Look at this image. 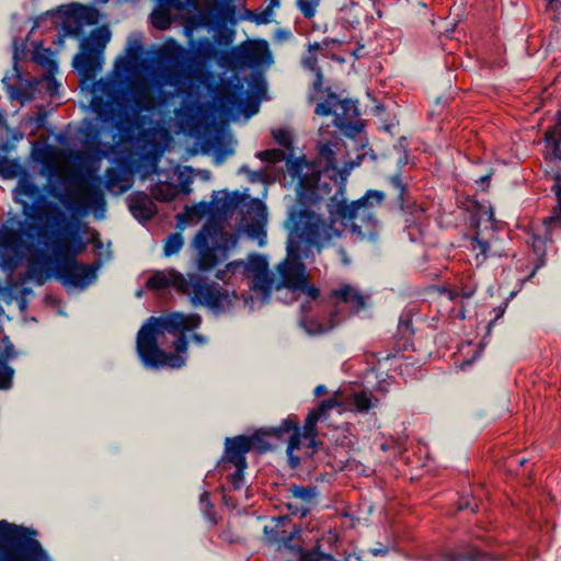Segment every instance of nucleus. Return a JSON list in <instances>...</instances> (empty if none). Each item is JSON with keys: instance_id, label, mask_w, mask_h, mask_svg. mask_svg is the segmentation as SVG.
I'll return each instance as SVG.
<instances>
[{"instance_id": "393cba45", "label": "nucleus", "mask_w": 561, "mask_h": 561, "mask_svg": "<svg viewBox=\"0 0 561 561\" xmlns=\"http://www.w3.org/2000/svg\"><path fill=\"white\" fill-rule=\"evenodd\" d=\"M13 344L8 336L0 339V389L8 390L12 387L14 369L8 365V362L15 357Z\"/></svg>"}, {"instance_id": "c9c22d12", "label": "nucleus", "mask_w": 561, "mask_h": 561, "mask_svg": "<svg viewBox=\"0 0 561 561\" xmlns=\"http://www.w3.org/2000/svg\"><path fill=\"white\" fill-rule=\"evenodd\" d=\"M151 195L159 202H172L179 195V187L170 182H159L152 186Z\"/></svg>"}, {"instance_id": "f257e3e1", "label": "nucleus", "mask_w": 561, "mask_h": 561, "mask_svg": "<svg viewBox=\"0 0 561 561\" xmlns=\"http://www.w3.org/2000/svg\"><path fill=\"white\" fill-rule=\"evenodd\" d=\"M286 168L291 182H296L298 202V206L288 213L287 244L302 251L307 256L312 248L320 251L339 237L340 230L331 216L320 213L321 196L317 191L320 172L304 159L290 160Z\"/></svg>"}, {"instance_id": "e2e57ef3", "label": "nucleus", "mask_w": 561, "mask_h": 561, "mask_svg": "<svg viewBox=\"0 0 561 561\" xmlns=\"http://www.w3.org/2000/svg\"><path fill=\"white\" fill-rule=\"evenodd\" d=\"M314 75V80L312 82V90L314 93H320L323 91V82L324 77L322 70H318L312 72Z\"/></svg>"}, {"instance_id": "aec40b11", "label": "nucleus", "mask_w": 561, "mask_h": 561, "mask_svg": "<svg viewBox=\"0 0 561 561\" xmlns=\"http://www.w3.org/2000/svg\"><path fill=\"white\" fill-rule=\"evenodd\" d=\"M194 243L198 251L197 264L201 271H210L227 257L226 249L209 245L208 236L204 231L196 234Z\"/></svg>"}, {"instance_id": "c756f323", "label": "nucleus", "mask_w": 561, "mask_h": 561, "mask_svg": "<svg viewBox=\"0 0 561 561\" xmlns=\"http://www.w3.org/2000/svg\"><path fill=\"white\" fill-rule=\"evenodd\" d=\"M358 116L355 102L352 100H341L336 94L334 99V123L344 129L346 128L354 117Z\"/></svg>"}, {"instance_id": "1a4fd4ad", "label": "nucleus", "mask_w": 561, "mask_h": 561, "mask_svg": "<svg viewBox=\"0 0 561 561\" xmlns=\"http://www.w3.org/2000/svg\"><path fill=\"white\" fill-rule=\"evenodd\" d=\"M13 199L21 205L22 214L28 220L48 222L64 218L59 207L46 198L42 188L28 175L19 179L13 190Z\"/></svg>"}, {"instance_id": "39448f33", "label": "nucleus", "mask_w": 561, "mask_h": 561, "mask_svg": "<svg viewBox=\"0 0 561 561\" xmlns=\"http://www.w3.org/2000/svg\"><path fill=\"white\" fill-rule=\"evenodd\" d=\"M286 249L287 255L276 265V274L267 267L268 282L263 287V302H267L275 294L276 299L290 304L297 299L298 293L305 294L309 301L317 300L320 290L309 283L307 267L301 261L304 252L289 244Z\"/></svg>"}, {"instance_id": "864d4df0", "label": "nucleus", "mask_w": 561, "mask_h": 561, "mask_svg": "<svg viewBox=\"0 0 561 561\" xmlns=\"http://www.w3.org/2000/svg\"><path fill=\"white\" fill-rule=\"evenodd\" d=\"M234 35H236V33L233 30L221 27L218 30V32L216 33L214 38H215L216 43L227 47L233 43Z\"/></svg>"}, {"instance_id": "a211bd4d", "label": "nucleus", "mask_w": 561, "mask_h": 561, "mask_svg": "<svg viewBox=\"0 0 561 561\" xmlns=\"http://www.w3.org/2000/svg\"><path fill=\"white\" fill-rule=\"evenodd\" d=\"M286 506L291 515L304 517L313 506L317 496L316 486L291 485L287 490Z\"/></svg>"}, {"instance_id": "72a5a7b5", "label": "nucleus", "mask_w": 561, "mask_h": 561, "mask_svg": "<svg viewBox=\"0 0 561 561\" xmlns=\"http://www.w3.org/2000/svg\"><path fill=\"white\" fill-rule=\"evenodd\" d=\"M489 557L480 550L468 546L463 550L446 552L439 561H488Z\"/></svg>"}, {"instance_id": "680f3d73", "label": "nucleus", "mask_w": 561, "mask_h": 561, "mask_svg": "<svg viewBox=\"0 0 561 561\" xmlns=\"http://www.w3.org/2000/svg\"><path fill=\"white\" fill-rule=\"evenodd\" d=\"M458 510L459 511L470 510L472 513H474L478 511V503L474 497L461 499L458 503Z\"/></svg>"}, {"instance_id": "c85d7f7f", "label": "nucleus", "mask_w": 561, "mask_h": 561, "mask_svg": "<svg viewBox=\"0 0 561 561\" xmlns=\"http://www.w3.org/2000/svg\"><path fill=\"white\" fill-rule=\"evenodd\" d=\"M14 70L18 71L16 68ZM16 82L12 84L8 82V77H4L2 80L8 88L10 96L22 103L31 101L34 96L36 85L39 84V81L23 80L19 72H16Z\"/></svg>"}, {"instance_id": "4468645a", "label": "nucleus", "mask_w": 561, "mask_h": 561, "mask_svg": "<svg viewBox=\"0 0 561 561\" xmlns=\"http://www.w3.org/2000/svg\"><path fill=\"white\" fill-rule=\"evenodd\" d=\"M227 58L228 53H219L214 44L207 38L201 39L195 54L191 55L188 53L186 77L188 79L196 80L202 84H208L213 75L205 69V64L210 60H218L219 64L224 65Z\"/></svg>"}, {"instance_id": "dca6fc26", "label": "nucleus", "mask_w": 561, "mask_h": 561, "mask_svg": "<svg viewBox=\"0 0 561 561\" xmlns=\"http://www.w3.org/2000/svg\"><path fill=\"white\" fill-rule=\"evenodd\" d=\"M330 299L337 310L357 314L369 306L370 295L350 284H342L331 290Z\"/></svg>"}, {"instance_id": "f03ea898", "label": "nucleus", "mask_w": 561, "mask_h": 561, "mask_svg": "<svg viewBox=\"0 0 561 561\" xmlns=\"http://www.w3.org/2000/svg\"><path fill=\"white\" fill-rule=\"evenodd\" d=\"M130 94L126 79L116 69L114 76L102 78L92 85L90 105L98 117L119 131H131L139 126L140 114L152 112L167 104L172 93L161 89L154 93L145 79L130 81Z\"/></svg>"}, {"instance_id": "338daca9", "label": "nucleus", "mask_w": 561, "mask_h": 561, "mask_svg": "<svg viewBox=\"0 0 561 561\" xmlns=\"http://www.w3.org/2000/svg\"><path fill=\"white\" fill-rule=\"evenodd\" d=\"M192 182L191 176H188L185 180H181L179 187V193H183L185 195H188L191 193L190 184Z\"/></svg>"}, {"instance_id": "412c9836", "label": "nucleus", "mask_w": 561, "mask_h": 561, "mask_svg": "<svg viewBox=\"0 0 561 561\" xmlns=\"http://www.w3.org/2000/svg\"><path fill=\"white\" fill-rule=\"evenodd\" d=\"M248 436L239 435L227 438L225 443V459L232 463L240 476L247 468L245 455L251 450Z\"/></svg>"}, {"instance_id": "7c9ffc66", "label": "nucleus", "mask_w": 561, "mask_h": 561, "mask_svg": "<svg viewBox=\"0 0 561 561\" xmlns=\"http://www.w3.org/2000/svg\"><path fill=\"white\" fill-rule=\"evenodd\" d=\"M215 101L224 114H230L240 104V96L230 84H221L215 91Z\"/></svg>"}, {"instance_id": "9d476101", "label": "nucleus", "mask_w": 561, "mask_h": 561, "mask_svg": "<svg viewBox=\"0 0 561 561\" xmlns=\"http://www.w3.org/2000/svg\"><path fill=\"white\" fill-rule=\"evenodd\" d=\"M112 33L106 25L99 26L81 39L80 51L73 58V66L85 80H94L104 64V50Z\"/></svg>"}, {"instance_id": "6ab92c4d", "label": "nucleus", "mask_w": 561, "mask_h": 561, "mask_svg": "<svg viewBox=\"0 0 561 561\" xmlns=\"http://www.w3.org/2000/svg\"><path fill=\"white\" fill-rule=\"evenodd\" d=\"M270 433L274 435L275 438L280 439L285 435H288V446H287V456L289 458L290 465L296 467L299 463V457L294 456V453L300 449L302 433L298 425V421L296 417H288L283 421V423L277 427H271Z\"/></svg>"}, {"instance_id": "ddd939ff", "label": "nucleus", "mask_w": 561, "mask_h": 561, "mask_svg": "<svg viewBox=\"0 0 561 561\" xmlns=\"http://www.w3.org/2000/svg\"><path fill=\"white\" fill-rule=\"evenodd\" d=\"M239 275L241 278H251L250 288L262 296L263 287L267 284V262L261 255H252L245 261H233L218 271L216 277L226 282L227 274Z\"/></svg>"}, {"instance_id": "bf43d9fd", "label": "nucleus", "mask_w": 561, "mask_h": 561, "mask_svg": "<svg viewBox=\"0 0 561 561\" xmlns=\"http://www.w3.org/2000/svg\"><path fill=\"white\" fill-rule=\"evenodd\" d=\"M39 83H45L49 94L54 95L57 92L58 83L54 77V73L47 72L41 80Z\"/></svg>"}, {"instance_id": "f8f14e48", "label": "nucleus", "mask_w": 561, "mask_h": 561, "mask_svg": "<svg viewBox=\"0 0 561 561\" xmlns=\"http://www.w3.org/2000/svg\"><path fill=\"white\" fill-rule=\"evenodd\" d=\"M77 193L67 194L61 202L76 210L93 209L95 213L105 211V197L100 178H80L77 182Z\"/></svg>"}, {"instance_id": "79ce46f5", "label": "nucleus", "mask_w": 561, "mask_h": 561, "mask_svg": "<svg viewBox=\"0 0 561 561\" xmlns=\"http://www.w3.org/2000/svg\"><path fill=\"white\" fill-rule=\"evenodd\" d=\"M274 13L266 7L264 9L252 11L245 10L244 19L255 23L256 25L268 24L273 21Z\"/></svg>"}, {"instance_id": "0eeeda50", "label": "nucleus", "mask_w": 561, "mask_h": 561, "mask_svg": "<svg viewBox=\"0 0 561 561\" xmlns=\"http://www.w3.org/2000/svg\"><path fill=\"white\" fill-rule=\"evenodd\" d=\"M35 529L0 520V561H51Z\"/></svg>"}, {"instance_id": "4be33fe9", "label": "nucleus", "mask_w": 561, "mask_h": 561, "mask_svg": "<svg viewBox=\"0 0 561 561\" xmlns=\"http://www.w3.org/2000/svg\"><path fill=\"white\" fill-rule=\"evenodd\" d=\"M266 222L265 206L260 201H252L247 205V211L243 216L241 226L252 238H260L264 233Z\"/></svg>"}, {"instance_id": "bb28decb", "label": "nucleus", "mask_w": 561, "mask_h": 561, "mask_svg": "<svg viewBox=\"0 0 561 561\" xmlns=\"http://www.w3.org/2000/svg\"><path fill=\"white\" fill-rule=\"evenodd\" d=\"M339 43L340 42L337 39L328 37L324 38L322 42L309 43L307 45L306 54L301 57V67L310 72L321 70L320 66L318 65V54L328 57L329 55L327 53V49L330 46V44Z\"/></svg>"}, {"instance_id": "ea45409f", "label": "nucleus", "mask_w": 561, "mask_h": 561, "mask_svg": "<svg viewBox=\"0 0 561 561\" xmlns=\"http://www.w3.org/2000/svg\"><path fill=\"white\" fill-rule=\"evenodd\" d=\"M184 245V239L180 232L170 233L164 239L163 254L164 256H172L178 254Z\"/></svg>"}, {"instance_id": "5fc2aeb1", "label": "nucleus", "mask_w": 561, "mask_h": 561, "mask_svg": "<svg viewBox=\"0 0 561 561\" xmlns=\"http://www.w3.org/2000/svg\"><path fill=\"white\" fill-rule=\"evenodd\" d=\"M334 558L330 553H324L319 550V547L307 551L302 556V561H333Z\"/></svg>"}, {"instance_id": "2eb2a0df", "label": "nucleus", "mask_w": 561, "mask_h": 561, "mask_svg": "<svg viewBox=\"0 0 561 561\" xmlns=\"http://www.w3.org/2000/svg\"><path fill=\"white\" fill-rule=\"evenodd\" d=\"M214 105L202 101L199 95L187 93L183 99L176 116L181 123L192 131H201L209 125L213 117Z\"/></svg>"}, {"instance_id": "a19ab883", "label": "nucleus", "mask_w": 561, "mask_h": 561, "mask_svg": "<svg viewBox=\"0 0 561 561\" xmlns=\"http://www.w3.org/2000/svg\"><path fill=\"white\" fill-rule=\"evenodd\" d=\"M21 172V165L15 160H10L0 153V175L4 179H13Z\"/></svg>"}, {"instance_id": "a18cd8bd", "label": "nucleus", "mask_w": 561, "mask_h": 561, "mask_svg": "<svg viewBox=\"0 0 561 561\" xmlns=\"http://www.w3.org/2000/svg\"><path fill=\"white\" fill-rule=\"evenodd\" d=\"M472 251L476 252V264L479 266L485 262L488 259V252L490 250V244L488 241H482L478 236L472 238L471 240Z\"/></svg>"}, {"instance_id": "a878e982", "label": "nucleus", "mask_w": 561, "mask_h": 561, "mask_svg": "<svg viewBox=\"0 0 561 561\" xmlns=\"http://www.w3.org/2000/svg\"><path fill=\"white\" fill-rule=\"evenodd\" d=\"M161 9L154 10L151 14V23L158 30H167L171 25V16L169 11L171 9L183 10L194 0H158Z\"/></svg>"}, {"instance_id": "7ed1b4c3", "label": "nucleus", "mask_w": 561, "mask_h": 561, "mask_svg": "<svg viewBox=\"0 0 561 561\" xmlns=\"http://www.w3.org/2000/svg\"><path fill=\"white\" fill-rule=\"evenodd\" d=\"M197 313L169 312L151 317L137 333L136 350L145 367L181 368L185 365L188 342L186 332L199 328Z\"/></svg>"}, {"instance_id": "3c124183", "label": "nucleus", "mask_w": 561, "mask_h": 561, "mask_svg": "<svg viewBox=\"0 0 561 561\" xmlns=\"http://www.w3.org/2000/svg\"><path fill=\"white\" fill-rule=\"evenodd\" d=\"M457 287L461 293V298L469 299L476 294L478 285L471 278V276H467L466 279H463V278L460 279V285Z\"/></svg>"}, {"instance_id": "473e14b6", "label": "nucleus", "mask_w": 561, "mask_h": 561, "mask_svg": "<svg viewBox=\"0 0 561 561\" xmlns=\"http://www.w3.org/2000/svg\"><path fill=\"white\" fill-rule=\"evenodd\" d=\"M105 186L108 191L122 194L131 186L130 179L122 171L108 169L106 171Z\"/></svg>"}, {"instance_id": "09e8293b", "label": "nucleus", "mask_w": 561, "mask_h": 561, "mask_svg": "<svg viewBox=\"0 0 561 561\" xmlns=\"http://www.w3.org/2000/svg\"><path fill=\"white\" fill-rule=\"evenodd\" d=\"M296 4L304 18L311 20L317 13L320 0H297Z\"/></svg>"}, {"instance_id": "f704fd0d", "label": "nucleus", "mask_w": 561, "mask_h": 561, "mask_svg": "<svg viewBox=\"0 0 561 561\" xmlns=\"http://www.w3.org/2000/svg\"><path fill=\"white\" fill-rule=\"evenodd\" d=\"M340 138L333 140L319 141L318 150L321 159L325 161V168L335 170L337 168L336 151L339 150Z\"/></svg>"}, {"instance_id": "8fccbe9b", "label": "nucleus", "mask_w": 561, "mask_h": 561, "mask_svg": "<svg viewBox=\"0 0 561 561\" xmlns=\"http://www.w3.org/2000/svg\"><path fill=\"white\" fill-rule=\"evenodd\" d=\"M256 157L264 162H280L285 159V152L280 149H267L256 152Z\"/></svg>"}, {"instance_id": "13d9d810", "label": "nucleus", "mask_w": 561, "mask_h": 561, "mask_svg": "<svg viewBox=\"0 0 561 561\" xmlns=\"http://www.w3.org/2000/svg\"><path fill=\"white\" fill-rule=\"evenodd\" d=\"M547 226H561V202L553 208L552 214L543 220Z\"/></svg>"}, {"instance_id": "de8ad7c7", "label": "nucleus", "mask_w": 561, "mask_h": 561, "mask_svg": "<svg viewBox=\"0 0 561 561\" xmlns=\"http://www.w3.org/2000/svg\"><path fill=\"white\" fill-rule=\"evenodd\" d=\"M390 184L393 190V194L396 197V201L400 207V209H403L404 206V196L407 194V187L402 183V180L399 174H396L390 178Z\"/></svg>"}, {"instance_id": "f3484780", "label": "nucleus", "mask_w": 561, "mask_h": 561, "mask_svg": "<svg viewBox=\"0 0 561 561\" xmlns=\"http://www.w3.org/2000/svg\"><path fill=\"white\" fill-rule=\"evenodd\" d=\"M264 540L267 545L288 548L297 533L296 526L287 516L272 518L263 528Z\"/></svg>"}, {"instance_id": "6e6552de", "label": "nucleus", "mask_w": 561, "mask_h": 561, "mask_svg": "<svg viewBox=\"0 0 561 561\" xmlns=\"http://www.w3.org/2000/svg\"><path fill=\"white\" fill-rule=\"evenodd\" d=\"M383 198L382 192L368 191L363 197L350 204L337 203L336 213L350 225L351 231L360 241H373L379 233L376 208L381 206Z\"/></svg>"}, {"instance_id": "58836bf2", "label": "nucleus", "mask_w": 561, "mask_h": 561, "mask_svg": "<svg viewBox=\"0 0 561 561\" xmlns=\"http://www.w3.org/2000/svg\"><path fill=\"white\" fill-rule=\"evenodd\" d=\"M266 436L274 437V435L270 433V430L257 431L253 435L248 436L250 449H255L261 454L268 451L272 448V444L267 442Z\"/></svg>"}, {"instance_id": "49530a36", "label": "nucleus", "mask_w": 561, "mask_h": 561, "mask_svg": "<svg viewBox=\"0 0 561 561\" xmlns=\"http://www.w3.org/2000/svg\"><path fill=\"white\" fill-rule=\"evenodd\" d=\"M210 9L215 11L214 20L216 23H226V21L231 20L234 14V10L232 7L229 5H221L214 1V3L210 5Z\"/></svg>"}, {"instance_id": "5701e85b", "label": "nucleus", "mask_w": 561, "mask_h": 561, "mask_svg": "<svg viewBox=\"0 0 561 561\" xmlns=\"http://www.w3.org/2000/svg\"><path fill=\"white\" fill-rule=\"evenodd\" d=\"M340 404L339 401V394H333L332 397L322 400L317 408L311 410L304 423L302 427V436L306 439L313 440L314 437L318 435L317 432V423L322 420L327 419L329 415V412L334 409L336 405Z\"/></svg>"}, {"instance_id": "603ef678", "label": "nucleus", "mask_w": 561, "mask_h": 561, "mask_svg": "<svg viewBox=\"0 0 561 561\" xmlns=\"http://www.w3.org/2000/svg\"><path fill=\"white\" fill-rule=\"evenodd\" d=\"M334 99L335 94L331 93L325 101L317 104L314 113L320 116L334 115Z\"/></svg>"}, {"instance_id": "2f4dec72", "label": "nucleus", "mask_w": 561, "mask_h": 561, "mask_svg": "<svg viewBox=\"0 0 561 561\" xmlns=\"http://www.w3.org/2000/svg\"><path fill=\"white\" fill-rule=\"evenodd\" d=\"M14 232L0 233V266L3 270L13 271L18 264L16 253L9 243Z\"/></svg>"}, {"instance_id": "37998d69", "label": "nucleus", "mask_w": 561, "mask_h": 561, "mask_svg": "<svg viewBox=\"0 0 561 561\" xmlns=\"http://www.w3.org/2000/svg\"><path fill=\"white\" fill-rule=\"evenodd\" d=\"M28 278L33 279L36 284L43 285L48 278H50L51 274L45 267L44 264L41 263H32L27 270Z\"/></svg>"}, {"instance_id": "c03bdc74", "label": "nucleus", "mask_w": 561, "mask_h": 561, "mask_svg": "<svg viewBox=\"0 0 561 561\" xmlns=\"http://www.w3.org/2000/svg\"><path fill=\"white\" fill-rule=\"evenodd\" d=\"M300 323L310 334H322L332 330L337 324V321L333 322L330 320L328 323H318L313 320L309 321L306 318H301Z\"/></svg>"}, {"instance_id": "cd10ccee", "label": "nucleus", "mask_w": 561, "mask_h": 561, "mask_svg": "<svg viewBox=\"0 0 561 561\" xmlns=\"http://www.w3.org/2000/svg\"><path fill=\"white\" fill-rule=\"evenodd\" d=\"M334 394H339L340 404L335 408L341 409V411L364 413L368 412L373 407L371 394L366 391L353 392L347 397H343V393L340 391H336Z\"/></svg>"}, {"instance_id": "69168bd1", "label": "nucleus", "mask_w": 561, "mask_h": 561, "mask_svg": "<svg viewBox=\"0 0 561 561\" xmlns=\"http://www.w3.org/2000/svg\"><path fill=\"white\" fill-rule=\"evenodd\" d=\"M443 293H445L448 297L449 300H456L458 298H461V293L460 290L458 289V287H453V288H443L442 290Z\"/></svg>"}, {"instance_id": "b1692460", "label": "nucleus", "mask_w": 561, "mask_h": 561, "mask_svg": "<svg viewBox=\"0 0 561 561\" xmlns=\"http://www.w3.org/2000/svg\"><path fill=\"white\" fill-rule=\"evenodd\" d=\"M128 207L131 215L139 221H148L158 213L157 205L152 198L144 192H136L129 195Z\"/></svg>"}, {"instance_id": "20e7f679", "label": "nucleus", "mask_w": 561, "mask_h": 561, "mask_svg": "<svg viewBox=\"0 0 561 561\" xmlns=\"http://www.w3.org/2000/svg\"><path fill=\"white\" fill-rule=\"evenodd\" d=\"M146 287L150 290L173 288L188 296L194 306H205L215 313L229 311L240 300L236 291H229L199 274L185 277L173 268L154 272L147 279Z\"/></svg>"}, {"instance_id": "6e6d98bb", "label": "nucleus", "mask_w": 561, "mask_h": 561, "mask_svg": "<svg viewBox=\"0 0 561 561\" xmlns=\"http://www.w3.org/2000/svg\"><path fill=\"white\" fill-rule=\"evenodd\" d=\"M273 138L275 141L286 149H290L293 145L291 135L286 129L273 130Z\"/></svg>"}, {"instance_id": "052dcab7", "label": "nucleus", "mask_w": 561, "mask_h": 561, "mask_svg": "<svg viewBox=\"0 0 561 561\" xmlns=\"http://www.w3.org/2000/svg\"><path fill=\"white\" fill-rule=\"evenodd\" d=\"M219 539L226 543H236L240 541V537L231 530L230 527L222 529L219 534Z\"/></svg>"}, {"instance_id": "0e129e2a", "label": "nucleus", "mask_w": 561, "mask_h": 561, "mask_svg": "<svg viewBox=\"0 0 561 561\" xmlns=\"http://www.w3.org/2000/svg\"><path fill=\"white\" fill-rule=\"evenodd\" d=\"M553 185L551 186V191L554 193L558 202H561V173L556 172L553 175Z\"/></svg>"}, {"instance_id": "4c0bfd02", "label": "nucleus", "mask_w": 561, "mask_h": 561, "mask_svg": "<svg viewBox=\"0 0 561 561\" xmlns=\"http://www.w3.org/2000/svg\"><path fill=\"white\" fill-rule=\"evenodd\" d=\"M75 18L82 24L93 25L99 22V11L95 8L76 5L73 9Z\"/></svg>"}, {"instance_id": "774afa93", "label": "nucleus", "mask_w": 561, "mask_h": 561, "mask_svg": "<svg viewBox=\"0 0 561 561\" xmlns=\"http://www.w3.org/2000/svg\"><path fill=\"white\" fill-rule=\"evenodd\" d=\"M557 124L549 127L548 130H554L557 135L561 136V111L557 112Z\"/></svg>"}, {"instance_id": "e433bc0d", "label": "nucleus", "mask_w": 561, "mask_h": 561, "mask_svg": "<svg viewBox=\"0 0 561 561\" xmlns=\"http://www.w3.org/2000/svg\"><path fill=\"white\" fill-rule=\"evenodd\" d=\"M546 144V160L561 161V136L557 135L554 130H546L545 133Z\"/></svg>"}, {"instance_id": "4d7b16f0", "label": "nucleus", "mask_w": 561, "mask_h": 561, "mask_svg": "<svg viewBox=\"0 0 561 561\" xmlns=\"http://www.w3.org/2000/svg\"><path fill=\"white\" fill-rule=\"evenodd\" d=\"M34 59L38 65L43 66L50 75L55 73V71L57 70L56 62L44 54L36 53Z\"/></svg>"}, {"instance_id": "423d86ee", "label": "nucleus", "mask_w": 561, "mask_h": 561, "mask_svg": "<svg viewBox=\"0 0 561 561\" xmlns=\"http://www.w3.org/2000/svg\"><path fill=\"white\" fill-rule=\"evenodd\" d=\"M85 249L87 242L82 239L79 228L69 224L51 241L50 250L58 260L55 268L56 277L65 286L85 288L96 278L94 265L76 260V256Z\"/></svg>"}, {"instance_id": "9b49d317", "label": "nucleus", "mask_w": 561, "mask_h": 561, "mask_svg": "<svg viewBox=\"0 0 561 561\" xmlns=\"http://www.w3.org/2000/svg\"><path fill=\"white\" fill-rule=\"evenodd\" d=\"M154 61L164 66L159 78L162 83L174 85L186 77L188 51L175 39L169 38L153 51Z\"/></svg>"}]
</instances>
